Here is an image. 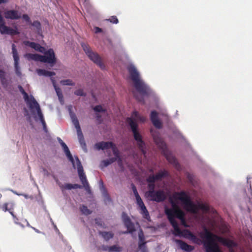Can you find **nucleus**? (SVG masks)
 Here are the masks:
<instances>
[{"label": "nucleus", "instance_id": "14", "mask_svg": "<svg viewBox=\"0 0 252 252\" xmlns=\"http://www.w3.org/2000/svg\"><path fill=\"white\" fill-rule=\"evenodd\" d=\"M4 17L7 19L18 20L21 18V13L16 10H8L4 12Z\"/></svg>", "mask_w": 252, "mask_h": 252}, {"label": "nucleus", "instance_id": "51", "mask_svg": "<svg viewBox=\"0 0 252 252\" xmlns=\"http://www.w3.org/2000/svg\"><path fill=\"white\" fill-rule=\"evenodd\" d=\"M94 221L95 224L98 226L103 227V225L104 224L103 222L99 218H96L94 219Z\"/></svg>", "mask_w": 252, "mask_h": 252}, {"label": "nucleus", "instance_id": "26", "mask_svg": "<svg viewBox=\"0 0 252 252\" xmlns=\"http://www.w3.org/2000/svg\"><path fill=\"white\" fill-rule=\"evenodd\" d=\"M77 132L79 142L84 150H86V144L84 140L83 134L82 132L81 127L77 128Z\"/></svg>", "mask_w": 252, "mask_h": 252}, {"label": "nucleus", "instance_id": "18", "mask_svg": "<svg viewBox=\"0 0 252 252\" xmlns=\"http://www.w3.org/2000/svg\"><path fill=\"white\" fill-rule=\"evenodd\" d=\"M0 210L4 212L8 211L13 218H16V216L13 213L14 203L13 202L4 203L2 205L0 206Z\"/></svg>", "mask_w": 252, "mask_h": 252}, {"label": "nucleus", "instance_id": "17", "mask_svg": "<svg viewBox=\"0 0 252 252\" xmlns=\"http://www.w3.org/2000/svg\"><path fill=\"white\" fill-rule=\"evenodd\" d=\"M24 44L26 46H29L31 48L34 49L35 51L40 53H44L45 51L44 47L41 46L39 44L37 43L31 42L30 41H24Z\"/></svg>", "mask_w": 252, "mask_h": 252}, {"label": "nucleus", "instance_id": "47", "mask_svg": "<svg viewBox=\"0 0 252 252\" xmlns=\"http://www.w3.org/2000/svg\"><path fill=\"white\" fill-rule=\"evenodd\" d=\"M74 94L77 96H85L86 95V94L85 92H84L82 89H81L76 90L74 92Z\"/></svg>", "mask_w": 252, "mask_h": 252}, {"label": "nucleus", "instance_id": "60", "mask_svg": "<svg viewBox=\"0 0 252 252\" xmlns=\"http://www.w3.org/2000/svg\"><path fill=\"white\" fill-rule=\"evenodd\" d=\"M43 171L44 172V175H46L47 176H48L49 175V173L46 169L43 168Z\"/></svg>", "mask_w": 252, "mask_h": 252}, {"label": "nucleus", "instance_id": "57", "mask_svg": "<svg viewBox=\"0 0 252 252\" xmlns=\"http://www.w3.org/2000/svg\"><path fill=\"white\" fill-rule=\"evenodd\" d=\"M94 29H95V33H96L101 32L102 31V30L101 28L97 27H95L94 28Z\"/></svg>", "mask_w": 252, "mask_h": 252}, {"label": "nucleus", "instance_id": "56", "mask_svg": "<svg viewBox=\"0 0 252 252\" xmlns=\"http://www.w3.org/2000/svg\"><path fill=\"white\" fill-rule=\"evenodd\" d=\"M117 159H118V165L121 168H123L124 167H123V162H122V160L121 158L120 157H119V158H117Z\"/></svg>", "mask_w": 252, "mask_h": 252}, {"label": "nucleus", "instance_id": "40", "mask_svg": "<svg viewBox=\"0 0 252 252\" xmlns=\"http://www.w3.org/2000/svg\"><path fill=\"white\" fill-rule=\"evenodd\" d=\"M61 85L63 86H74L75 83H74L71 79H65L62 80L60 81Z\"/></svg>", "mask_w": 252, "mask_h": 252}, {"label": "nucleus", "instance_id": "31", "mask_svg": "<svg viewBox=\"0 0 252 252\" xmlns=\"http://www.w3.org/2000/svg\"><path fill=\"white\" fill-rule=\"evenodd\" d=\"M116 161V158H110L109 159L102 160L100 163L99 167L101 169H102L104 167H107V166L112 164V163Z\"/></svg>", "mask_w": 252, "mask_h": 252}, {"label": "nucleus", "instance_id": "54", "mask_svg": "<svg viewBox=\"0 0 252 252\" xmlns=\"http://www.w3.org/2000/svg\"><path fill=\"white\" fill-rule=\"evenodd\" d=\"M140 115H139V113L137 111H134L132 112V117H134V118L138 119Z\"/></svg>", "mask_w": 252, "mask_h": 252}, {"label": "nucleus", "instance_id": "53", "mask_svg": "<svg viewBox=\"0 0 252 252\" xmlns=\"http://www.w3.org/2000/svg\"><path fill=\"white\" fill-rule=\"evenodd\" d=\"M99 184H100V188H102L104 190V191L106 192V190H105V188L104 187V185H103V183L102 181L101 180L99 182ZM104 193L105 194L106 196H107L108 197V199H110V197L108 196V193L107 192H105Z\"/></svg>", "mask_w": 252, "mask_h": 252}, {"label": "nucleus", "instance_id": "55", "mask_svg": "<svg viewBox=\"0 0 252 252\" xmlns=\"http://www.w3.org/2000/svg\"><path fill=\"white\" fill-rule=\"evenodd\" d=\"M95 118L96 119V120L99 122V123H101L102 121L101 119V116L98 113L95 114Z\"/></svg>", "mask_w": 252, "mask_h": 252}, {"label": "nucleus", "instance_id": "23", "mask_svg": "<svg viewBox=\"0 0 252 252\" xmlns=\"http://www.w3.org/2000/svg\"><path fill=\"white\" fill-rule=\"evenodd\" d=\"M43 53H44V55L47 58L49 61V63L55 64L56 63V58L53 49H49L47 51H44Z\"/></svg>", "mask_w": 252, "mask_h": 252}, {"label": "nucleus", "instance_id": "5", "mask_svg": "<svg viewBox=\"0 0 252 252\" xmlns=\"http://www.w3.org/2000/svg\"><path fill=\"white\" fill-rule=\"evenodd\" d=\"M172 208H166L165 213L167 216L168 220H175V217L177 218L182 221L185 220V213L175 203L172 202Z\"/></svg>", "mask_w": 252, "mask_h": 252}, {"label": "nucleus", "instance_id": "15", "mask_svg": "<svg viewBox=\"0 0 252 252\" xmlns=\"http://www.w3.org/2000/svg\"><path fill=\"white\" fill-rule=\"evenodd\" d=\"M18 88L20 92L23 94L24 98L29 105V108L31 110H33L34 108V105L32 102V98L35 99L34 97L32 95H31L29 97L28 94L25 91L21 86L19 85Z\"/></svg>", "mask_w": 252, "mask_h": 252}, {"label": "nucleus", "instance_id": "37", "mask_svg": "<svg viewBox=\"0 0 252 252\" xmlns=\"http://www.w3.org/2000/svg\"><path fill=\"white\" fill-rule=\"evenodd\" d=\"M148 190L145 192V196L149 195L151 196V195L153 194V191H155V184L153 183H149L148 185Z\"/></svg>", "mask_w": 252, "mask_h": 252}, {"label": "nucleus", "instance_id": "20", "mask_svg": "<svg viewBox=\"0 0 252 252\" xmlns=\"http://www.w3.org/2000/svg\"><path fill=\"white\" fill-rule=\"evenodd\" d=\"M0 32L2 34H6L11 35H17L19 33L16 29H13L6 25L0 29Z\"/></svg>", "mask_w": 252, "mask_h": 252}, {"label": "nucleus", "instance_id": "10", "mask_svg": "<svg viewBox=\"0 0 252 252\" xmlns=\"http://www.w3.org/2000/svg\"><path fill=\"white\" fill-rule=\"evenodd\" d=\"M146 197L151 201L160 202L164 201L166 196L165 192L162 190H158L153 191L151 196L148 195Z\"/></svg>", "mask_w": 252, "mask_h": 252}, {"label": "nucleus", "instance_id": "52", "mask_svg": "<svg viewBox=\"0 0 252 252\" xmlns=\"http://www.w3.org/2000/svg\"><path fill=\"white\" fill-rule=\"evenodd\" d=\"M189 232H190L189 230H185L184 232H182V234L181 236H183L186 238H189Z\"/></svg>", "mask_w": 252, "mask_h": 252}, {"label": "nucleus", "instance_id": "16", "mask_svg": "<svg viewBox=\"0 0 252 252\" xmlns=\"http://www.w3.org/2000/svg\"><path fill=\"white\" fill-rule=\"evenodd\" d=\"M150 119L153 125L157 128L162 127V123L158 119V113L156 111H152L151 113Z\"/></svg>", "mask_w": 252, "mask_h": 252}, {"label": "nucleus", "instance_id": "29", "mask_svg": "<svg viewBox=\"0 0 252 252\" xmlns=\"http://www.w3.org/2000/svg\"><path fill=\"white\" fill-rule=\"evenodd\" d=\"M51 80H52L54 87L55 88V90L56 91V94L58 96L59 99L60 100V101H63V94L62 91L61 89L57 86V85L56 84L55 80L54 79L51 78Z\"/></svg>", "mask_w": 252, "mask_h": 252}, {"label": "nucleus", "instance_id": "39", "mask_svg": "<svg viewBox=\"0 0 252 252\" xmlns=\"http://www.w3.org/2000/svg\"><path fill=\"white\" fill-rule=\"evenodd\" d=\"M122 251V248L117 245L109 247V252H120Z\"/></svg>", "mask_w": 252, "mask_h": 252}, {"label": "nucleus", "instance_id": "12", "mask_svg": "<svg viewBox=\"0 0 252 252\" xmlns=\"http://www.w3.org/2000/svg\"><path fill=\"white\" fill-rule=\"evenodd\" d=\"M25 57L29 61L33 60L49 63V61L45 55H41L37 54L27 53L25 54Z\"/></svg>", "mask_w": 252, "mask_h": 252}, {"label": "nucleus", "instance_id": "42", "mask_svg": "<svg viewBox=\"0 0 252 252\" xmlns=\"http://www.w3.org/2000/svg\"><path fill=\"white\" fill-rule=\"evenodd\" d=\"M0 79L2 84L6 83L5 72L2 69H0Z\"/></svg>", "mask_w": 252, "mask_h": 252}, {"label": "nucleus", "instance_id": "36", "mask_svg": "<svg viewBox=\"0 0 252 252\" xmlns=\"http://www.w3.org/2000/svg\"><path fill=\"white\" fill-rule=\"evenodd\" d=\"M80 210L82 213L86 216L92 214V211L89 209L88 207L85 205H82L80 207Z\"/></svg>", "mask_w": 252, "mask_h": 252}, {"label": "nucleus", "instance_id": "35", "mask_svg": "<svg viewBox=\"0 0 252 252\" xmlns=\"http://www.w3.org/2000/svg\"><path fill=\"white\" fill-rule=\"evenodd\" d=\"M168 172L166 170L160 171L158 174L155 175L156 179L157 181L161 180L162 178H165L168 176Z\"/></svg>", "mask_w": 252, "mask_h": 252}, {"label": "nucleus", "instance_id": "33", "mask_svg": "<svg viewBox=\"0 0 252 252\" xmlns=\"http://www.w3.org/2000/svg\"><path fill=\"white\" fill-rule=\"evenodd\" d=\"M69 112L72 122L73 125H74L75 127H76V129L80 128V126L79 125V123L76 115L74 113H73L70 109L69 110Z\"/></svg>", "mask_w": 252, "mask_h": 252}, {"label": "nucleus", "instance_id": "11", "mask_svg": "<svg viewBox=\"0 0 252 252\" xmlns=\"http://www.w3.org/2000/svg\"><path fill=\"white\" fill-rule=\"evenodd\" d=\"M122 219L125 226L127 228V231L124 232V234L127 233H133L135 231L134 224L131 222L130 219L127 214L123 212L122 215Z\"/></svg>", "mask_w": 252, "mask_h": 252}, {"label": "nucleus", "instance_id": "1", "mask_svg": "<svg viewBox=\"0 0 252 252\" xmlns=\"http://www.w3.org/2000/svg\"><path fill=\"white\" fill-rule=\"evenodd\" d=\"M201 236L206 239L203 244L206 252H222L216 241L227 247L230 250L237 246L233 241L214 234L206 228L204 229V235Z\"/></svg>", "mask_w": 252, "mask_h": 252}, {"label": "nucleus", "instance_id": "48", "mask_svg": "<svg viewBox=\"0 0 252 252\" xmlns=\"http://www.w3.org/2000/svg\"><path fill=\"white\" fill-rule=\"evenodd\" d=\"M106 21H108L113 24H117L119 22V20L116 16H111L109 19H106Z\"/></svg>", "mask_w": 252, "mask_h": 252}, {"label": "nucleus", "instance_id": "50", "mask_svg": "<svg viewBox=\"0 0 252 252\" xmlns=\"http://www.w3.org/2000/svg\"><path fill=\"white\" fill-rule=\"evenodd\" d=\"M200 209L201 210L205 211H208L209 210V207L208 205L204 204H200L198 205Z\"/></svg>", "mask_w": 252, "mask_h": 252}, {"label": "nucleus", "instance_id": "21", "mask_svg": "<svg viewBox=\"0 0 252 252\" xmlns=\"http://www.w3.org/2000/svg\"><path fill=\"white\" fill-rule=\"evenodd\" d=\"M141 210V214L143 215L144 218L149 220L150 218L149 212L145 206L142 200L139 202H136Z\"/></svg>", "mask_w": 252, "mask_h": 252}, {"label": "nucleus", "instance_id": "44", "mask_svg": "<svg viewBox=\"0 0 252 252\" xmlns=\"http://www.w3.org/2000/svg\"><path fill=\"white\" fill-rule=\"evenodd\" d=\"M189 239H190L192 241H193L194 243H197V241L199 240V239L197 238V237L195 235H194L191 232H189Z\"/></svg>", "mask_w": 252, "mask_h": 252}, {"label": "nucleus", "instance_id": "30", "mask_svg": "<svg viewBox=\"0 0 252 252\" xmlns=\"http://www.w3.org/2000/svg\"><path fill=\"white\" fill-rule=\"evenodd\" d=\"M139 242H138V248L142 249V247L145 246L146 242H145V237L144 233L142 230H140L138 233Z\"/></svg>", "mask_w": 252, "mask_h": 252}, {"label": "nucleus", "instance_id": "7", "mask_svg": "<svg viewBox=\"0 0 252 252\" xmlns=\"http://www.w3.org/2000/svg\"><path fill=\"white\" fill-rule=\"evenodd\" d=\"M155 141L157 146L163 150L166 158L168 162L173 164L177 169H179L180 164L178 162L177 159L175 157L173 156L171 154L168 153L165 150L166 148V143L160 138H155Z\"/></svg>", "mask_w": 252, "mask_h": 252}, {"label": "nucleus", "instance_id": "22", "mask_svg": "<svg viewBox=\"0 0 252 252\" xmlns=\"http://www.w3.org/2000/svg\"><path fill=\"white\" fill-rule=\"evenodd\" d=\"M113 143L112 142H99L96 143L94 147L95 148L99 150L100 149L101 150H105V149H108L109 148H111L112 146H113Z\"/></svg>", "mask_w": 252, "mask_h": 252}, {"label": "nucleus", "instance_id": "6", "mask_svg": "<svg viewBox=\"0 0 252 252\" xmlns=\"http://www.w3.org/2000/svg\"><path fill=\"white\" fill-rule=\"evenodd\" d=\"M81 46L86 54L92 61L98 65L101 69L104 68L105 65L97 53L93 51L89 45L87 44L82 43Z\"/></svg>", "mask_w": 252, "mask_h": 252}, {"label": "nucleus", "instance_id": "4", "mask_svg": "<svg viewBox=\"0 0 252 252\" xmlns=\"http://www.w3.org/2000/svg\"><path fill=\"white\" fill-rule=\"evenodd\" d=\"M174 197L182 201L184 205V208L187 211L193 213L197 212L196 206L191 201L189 196L185 191L176 192Z\"/></svg>", "mask_w": 252, "mask_h": 252}, {"label": "nucleus", "instance_id": "64", "mask_svg": "<svg viewBox=\"0 0 252 252\" xmlns=\"http://www.w3.org/2000/svg\"><path fill=\"white\" fill-rule=\"evenodd\" d=\"M89 0H85V1H84V4L87 5L88 4H89Z\"/></svg>", "mask_w": 252, "mask_h": 252}, {"label": "nucleus", "instance_id": "45", "mask_svg": "<svg viewBox=\"0 0 252 252\" xmlns=\"http://www.w3.org/2000/svg\"><path fill=\"white\" fill-rule=\"evenodd\" d=\"M189 239H190L192 241H193L194 243H197V241L199 240V239L197 238V237L195 235H194L191 232H189Z\"/></svg>", "mask_w": 252, "mask_h": 252}, {"label": "nucleus", "instance_id": "3", "mask_svg": "<svg viewBox=\"0 0 252 252\" xmlns=\"http://www.w3.org/2000/svg\"><path fill=\"white\" fill-rule=\"evenodd\" d=\"M126 122L130 127L133 133V138L137 142V145L144 157H146L145 143L142 139V135L138 130V125L132 118H127Z\"/></svg>", "mask_w": 252, "mask_h": 252}, {"label": "nucleus", "instance_id": "46", "mask_svg": "<svg viewBox=\"0 0 252 252\" xmlns=\"http://www.w3.org/2000/svg\"><path fill=\"white\" fill-rule=\"evenodd\" d=\"M146 181L148 183L155 184V182L157 180L156 179V177L154 175H150L146 179Z\"/></svg>", "mask_w": 252, "mask_h": 252}, {"label": "nucleus", "instance_id": "49", "mask_svg": "<svg viewBox=\"0 0 252 252\" xmlns=\"http://www.w3.org/2000/svg\"><path fill=\"white\" fill-rule=\"evenodd\" d=\"M21 17L27 23L31 24L32 21L31 20L30 18L27 14H24L22 16H21Z\"/></svg>", "mask_w": 252, "mask_h": 252}, {"label": "nucleus", "instance_id": "41", "mask_svg": "<svg viewBox=\"0 0 252 252\" xmlns=\"http://www.w3.org/2000/svg\"><path fill=\"white\" fill-rule=\"evenodd\" d=\"M111 148L112 149L113 154L115 156V158H116V160H117V158H119V157H120V154H119V151L114 143H113V146H112L111 147Z\"/></svg>", "mask_w": 252, "mask_h": 252}, {"label": "nucleus", "instance_id": "9", "mask_svg": "<svg viewBox=\"0 0 252 252\" xmlns=\"http://www.w3.org/2000/svg\"><path fill=\"white\" fill-rule=\"evenodd\" d=\"M12 47V54L14 60V65L15 68V71L16 74L18 76L21 75V72L20 71V67L19 66V56L16 49V46L14 44H12L11 45Z\"/></svg>", "mask_w": 252, "mask_h": 252}, {"label": "nucleus", "instance_id": "63", "mask_svg": "<svg viewBox=\"0 0 252 252\" xmlns=\"http://www.w3.org/2000/svg\"><path fill=\"white\" fill-rule=\"evenodd\" d=\"M32 228L34 230V231H35L36 232H37V233H40V231H39V230H38V229H36V228H34V227H32Z\"/></svg>", "mask_w": 252, "mask_h": 252}, {"label": "nucleus", "instance_id": "28", "mask_svg": "<svg viewBox=\"0 0 252 252\" xmlns=\"http://www.w3.org/2000/svg\"><path fill=\"white\" fill-rule=\"evenodd\" d=\"M98 233L106 241H108L109 240L113 238L114 236V234L111 231L107 232L99 231Z\"/></svg>", "mask_w": 252, "mask_h": 252}, {"label": "nucleus", "instance_id": "13", "mask_svg": "<svg viewBox=\"0 0 252 252\" xmlns=\"http://www.w3.org/2000/svg\"><path fill=\"white\" fill-rule=\"evenodd\" d=\"M32 102L34 105V108L37 111V115L39 118L40 121L42 125L43 128L45 132H48V129L46 126V122L44 120V117L42 113L40 106L35 99L32 98Z\"/></svg>", "mask_w": 252, "mask_h": 252}, {"label": "nucleus", "instance_id": "43", "mask_svg": "<svg viewBox=\"0 0 252 252\" xmlns=\"http://www.w3.org/2000/svg\"><path fill=\"white\" fill-rule=\"evenodd\" d=\"M93 110L96 112H105L106 110L101 105H98L93 108Z\"/></svg>", "mask_w": 252, "mask_h": 252}, {"label": "nucleus", "instance_id": "24", "mask_svg": "<svg viewBox=\"0 0 252 252\" xmlns=\"http://www.w3.org/2000/svg\"><path fill=\"white\" fill-rule=\"evenodd\" d=\"M59 186L62 189V191L63 192L64 190H71L72 189H82L83 187L77 184H71L69 183L65 184L64 185L63 184H59Z\"/></svg>", "mask_w": 252, "mask_h": 252}, {"label": "nucleus", "instance_id": "32", "mask_svg": "<svg viewBox=\"0 0 252 252\" xmlns=\"http://www.w3.org/2000/svg\"><path fill=\"white\" fill-rule=\"evenodd\" d=\"M37 72L39 76H53L56 74L55 72L53 71H50L43 69H37Z\"/></svg>", "mask_w": 252, "mask_h": 252}, {"label": "nucleus", "instance_id": "34", "mask_svg": "<svg viewBox=\"0 0 252 252\" xmlns=\"http://www.w3.org/2000/svg\"><path fill=\"white\" fill-rule=\"evenodd\" d=\"M31 25L35 27L37 33L39 35H42V28L40 22L38 21H34L33 23H31Z\"/></svg>", "mask_w": 252, "mask_h": 252}, {"label": "nucleus", "instance_id": "25", "mask_svg": "<svg viewBox=\"0 0 252 252\" xmlns=\"http://www.w3.org/2000/svg\"><path fill=\"white\" fill-rule=\"evenodd\" d=\"M169 221L174 228V232L173 234L175 236H181L183 232L180 229L177 221L175 220H170Z\"/></svg>", "mask_w": 252, "mask_h": 252}, {"label": "nucleus", "instance_id": "58", "mask_svg": "<svg viewBox=\"0 0 252 252\" xmlns=\"http://www.w3.org/2000/svg\"><path fill=\"white\" fill-rule=\"evenodd\" d=\"M109 247L107 246H102V250L104 251H108L109 252Z\"/></svg>", "mask_w": 252, "mask_h": 252}, {"label": "nucleus", "instance_id": "38", "mask_svg": "<svg viewBox=\"0 0 252 252\" xmlns=\"http://www.w3.org/2000/svg\"><path fill=\"white\" fill-rule=\"evenodd\" d=\"M131 186L134 195L135 197L136 202H139L140 200H142V199L137 191L135 186L133 184H131Z\"/></svg>", "mask_w": 252, "mask_h": 252}, {"label": "nucleus", "instance_id": "2", "mask_svg": "<svg viewBox=\"0 0 252 252\" xmlns=\"http://www.w3.org/2000/svg\"><path fill=\"white\" fill-rule=\"evenodd\" d=\"M127 70L129 74L130 79L133 82V86L136 90L142 96L134 94L135 98L139 101H144L143 96H148L151 93L149 87L140 78V74L135 66L132 64L127 66Z\"/></svg>", "mask_w": 252, "mask_h": 252}, {"label": "nucleus", "instance_id": "62", "mask_svg": "<svg viewBox=\"0 0 252 252\" xmlns=\"http://www.w3.org/2000/svg\"><path fill=\"white\" fill-rule=\"evenodd\" d=\"M142 251V252H148L146 250L145 246L142 247V249H140Z\"/></svg>", "mask_w": 252, "mask_h": 252}, {"label": "nucleus", "instance_id": "61", "mask_svg": "<svg viewBox=\"0 0 252 252\" xmlns=\"http://www.w3.org/2000/svg\"><path fill=\"white\" fill-rule=\"evenodd\" d=\"M8 1L9 0H0V4L7 3Z\"/></svg>", "mask_w": 252, "mask_h": 252}, {"label": "nucleus", "instance_id": "19", "mask_svg": "<svg viewBox=\"0 0 252 252\" xmlns=\"http://www.w3.org/2000/svg\"><path fill=\"white\" fill-rule=\"evenodd\" d=\"M175 242L178 245L180 249L187 252H191L194 249V246L188 245L181 240H175Z\"/></svg>", "mask_w": 252, "mask_h": 252}, {"label": "nucleus", "instance_id": "27", "mask_svg": "<svg viewBox=\"0 0 252 252\" xmlns=\"http://www.w3.org/2000/svg\"><path fill=\"white\" fill-rule=\"evenodd\" d=\"M60 144L62 146V148L67 158L69 159V161L72 162L73 164H74V159L72 156V155L71 154L70 151L67 146V145L65 144V143L63 141H62V142H60Z\"/></svg>", "mask_w": 252, "mask_h": 252}, {"label": "nucleus", "instance_id": "59", "mask_svg": "<svg viewBox=\"0 0 252 252\" xmlns=\"http://www.w3.org/2000/svg\"><path fill=\"white\" fill-rule=\"evenodd\" d=\"M138 120H139V121L142 122H144L146 120V118L144 116H140L138 119Z\"/></svg>", "mask_w": 252, "mask_h": 252}, {"label": "nucleus", "instance_id": "8", "mask_svg": "<svg viewBox=\"0 0 252 252\" xmlns=\"http://www.w3.org/2000/svg\"><path fill=\"white\" fill-rule=\"evenodd\" d=\"M76 159L77 160V170L80 180L82 184H83V187L85 188V190L89 193H91V190L90 189V187L86 178V176L85 173H84L83 168L81 164V163L79 160L78 158L77 157L76 158Z\"/></svg>", "mask_w": 252, "mask_h": 252}]
</instances>
